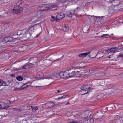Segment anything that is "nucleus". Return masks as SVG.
I'll return each mask as SVG.
<instances>
[{
  "mask_svg": "<svg viewBox=\"0 0 123 123\" xmlns=\"http://www.w3.org/2000/svg\"><path fill=\"white\" fill-rule=\"evenodd\" d=\"M90 87L86 85H85L81 86L80 88L81 90L79 92V93L81 95L86 94L89 91Z\"/></svg>",
  "mask_w": 123,
  "mask_h": 123,
  "instance_id": "f257e3e1",
  "label": "nucleus"
},
{
  "mask_svg": "<svg viewBox=\"0 0 123 123\" xmlns=\"http://www.w3.org/2000/svg\"><path fill=\"white\" fill-rule=\"evenodd\" d=\"M23 37L26 38V40H28L30 39L31 37V33L29 32V31L26 29H24L22 30V32Z\"/></svg>",
  "mask_w": 123,
  "mask_h": 123,
  "instance_id": "f03ea898",
  "label": "nucleus"
},
{
  "mask_svg": "<svg viewBox=\"0 0 123 123\" xmlns=\"http://www.w3.org/2000/svg\"><path fill=\"white\" fill-rule=\"evenodd\" d=\"M78 9H79V10H80L79 8L77 7L74 10H70L68 11L67 13V16L69 17H71L76 12H77L76 10Z\"/></svg>",
  "mask_w": 123,
  "mask_h": 123,
  "instance_id": "7ed1b4c3",
  "label": "nucleus"
},
{
  "mask_svg": "<svg viewBox=\"0 0 123 123\" xmlns=\"http://www.w3.org/2000/svg\"><path fill=\"white\" fill-rule=\"evenodd\" d=\"M69 70L65 71L64 72L62 71L59 74L60 77L62 78H66L68 77Z\"/></svg>",
  "mask_w": 123,
  "mask_h": 123,
  "instance_id": "20e7f679",
  "label": "nucleus"
},
{
  "mask_svg": "<svg viewBox=\"0 0 123 123\" xmlns=\"http://www.w3.org/2000/svg\"><path fill=\"white\" fill-rule=\"evenodd\" d=\"M23 8L19 6H17L16 5L14 6V8L13 9V12L17 14L20 11H22Z\"/></svg>",
  "mask_w": 123,
  "mask_h": 123,
  "instance_id": "39448f33",
  "label": "nucleus"
},
{
  "mask_svg": "<svg viewBox=\"0 0 123 123\" xmlns=\"http://www.w3.org/2000/svg\"><path fill=\"white\" fill-rule=\"evenodd\" d=\"M117 47H114L110 49L107 50L106 51L108 53V54L110 56V55H111V54L113 55V54L115 53V52L117 50Z\"/></svg>",
  "mask_w": 123,
  "mask_h": 123,
  "instance_id": "423d86ee",
  "label": "nucleus"
},
{
  "mask_svg": "<svg viewBox=\"0 0 123 123\" xmlns=\"http://www.w3.org/2000/svg\"><path fill=\"white\" fill-rule=\"evenodd\" d=\"M65 17V14L63 13H61L58 14L56 16V21L58 22L60 20H61Z\"/></svg>",
  "mask_w": 123,
  "mask_h": 123,
  "instance_id": "0eeeda50",
  "label": "nucleus"
},
{
  "mask_svg": "<svg viewBox=\"0 0 123 123\" xmlns=\"http://www.w3.org/2000/svg\"><path fill=\"white\" fill-rule=\"evenodd\" d=\"M13 38L12 37L8 36L4 38L2 40L3 42H11L13 40Z\"/></svg>",
  "mask_w": 123,
  "mask_h": 123,
  "instance_id": "6e6552de",
  "label": "nucleus"
},
{
  "mask_svg": "<svg viewBox=\"0 0 123 123\" xmlns=\"http://www.w3.org/2000/svg\"><path fill=\"white\" fill-rule=\"evenodd\" d=\"M45 105L46 106L47 108H49L55 106V103L53 102H49L46 103Z\"/></svg>",
  "mask_w": 123,
  "mask_h": 123,
  "instance_id": "1a4fd4ad",
  "label": "nucleus"
},
{
  "mask_svg": "<svg viewBox=\"0 0 123 123\" xmlns=\"http://www.w3.org/2000/svg\"><path fill=\"white\" fill-rule=\"evenodd\" d=\"M34 26H33L31 27H30L27 30L29 31V32L31 33V35L34 32Z\"/></svg>",
  "mask_w": 123,
  "mask_h": 123,
  "instance_id": "9d476101",
  "label": "nucleus"
},
{
  "mask_svg": "<svg viewBox=\"0 0 123 123\" xmlns=\"http://www.w3.org/2000/svg\"><path fill=\"white\" fill-rule=\"evenodd\" d=\"M90 52L91 51H89L88 52L82 53L79 55H78L80 57H84L86 56L88 54H89Z\"/></svg>",
  "mask_w": 123,
  "mask_h": 123,
  "instance_id": "9b49d317",
  "label": "nucleus"
},
{
  "mask_svg": "<svg viewBox=\"0 0 123 123\" xmlns=\"http://www.w3.org/2000/svg\"><path fill=\"white\" fill-rule=\"evenodd\" d=\"M55 76V73H52L49 74V76L48 77H45V78L46 79H52L51 77H56Z\"/></svg>",
  "mask_w": 123,
  "mask_h": 123,
  "instance_id": "f8f14e48",
  "label": "nucleus"
},
{
  "mask_svg": "<svg viewBox=\"0 0 123 123\" xmlns=\"http://www.w3.org/2000/svg\"><path fill=\"white\" fill-rule=\"evenodd\" d=\"M62 30L64 32H67L68 30V28L67 25H65L63 27Z\"/></svg>",
  "mask_w": 123,
  "mask_h": 123,
  "instance_id": "ddd939ff",
  "label": "nucleus"
},
{
  "mask_svg": "<svg viewBox=\"0 0 123 123\" xmlns=\"http://www.w3.org/2000/svg\"><path fill=\"white\" fill-rule=\"evenodd\" d=\"M31 85V83L30 82L25 84L23 85L22 86L23 87V88H26L28 87V86H30Z\"/></svg>",
  "mask_w": 123,
  "mask_h": 123,
  "instance_id": "4468645a",
  "label": "nucleus"
},
{
  "mask_svg": "<svg viewBox=\"0 0 123 123\" xmlns=\"http://www.w3.org/2000/svg\"><path fill=\"white\" fill-rule=\"evenodd\" d=\"M68 77H72L75 74V73L74 71H72L71 72H68Z\"/></svg>",
  "mask_w": 123,
  "mask_h": 123,
  "instance_id": "2eb2a0df",
  "label": "nucleus"
},
{
  "mask_svg": "<svg viewBox=\"0 0 123 123\" xmlns=\"http://www.w3.org/2000/svg\"><path fill=\"white\" fill-rule=\"evenodd\" d=\"M43 7L44 8V9H41L42 10H48L50 8V7L49 5H46L43 6Z\"/></svg>",
  "mask_w": 123,
  "mask_h": 123,
  "instance_id": "dca6fc26",
  "label": "nucleus"
},
{
  "mask_svg": "<svg viewBox=\"0 0 123 123\" xmlns=\"http://www.w3.org/2000/svg\"><path fill=\"white\" fill-rule=\"evenodd\" d=\"M31 108L32 109V111L33 112L35 111L38 109V107L37 106L33 107L31 105Z\"/></svg>",
  "mask_w": 123,
  "mask_h": 123,
  "instance_id": "f3484780",
  "label": "nucleus"
},
{
  "mask_svg": "<svg viewBox=\"0 0 123 123\" xmlns=\"http://www.w3.org/2000/svg\"><path fill=\"white\" fill-rule=\"evenodd\" d=\"M6 86V83L0 79V86Z\"/></svg>",
  "mask_w": 123,
  "mask_h": 123,
  "instance_id": "a211bd4d",
  "label": "nucleus"
},
{
  "mask_svg": "<svg viewBox=\"0 0 123 123\" xmlns=\"http://www.w3.org/2000/svg\"><path fill=\"white\" fill-rule=\"evenodd\" d=\"M67 96L68 95H64L61 97L58 98H56V99L57 100H58L59 99H63L64 98H66Z\"/></svg>",
  "mask_w": 123,
  "mask_h": 123,
  "instance_id": "6ab92c4d",
  "label": "nucleus"
},
{
  "mask_svg": "<svg viewBox=\"0 0 123 123\" xmlns=\"http://www.w3.org/2000/svg\"><path fill=\"white\" fill-rule=\"evenodd\" d=\"M16 78L17 80L19 81H21L23 80V78L22 77L18 76L16 77Z\"/></svg>",
  "mask_w": 123,
  "mask_h": 123,
  "instance_id": "aec40b11",
  "label": "nucleus"
},
{
  "mask_svg": "<svg viewBox=\"0 0 123 123\" xmlns=\"http://www.w3.org/2000/svg\"><path fill=\"white\" fill-rule=\"evenodd\" d=\"M23 2L24 1L23 0L17 2L16 3V5H16L17 6H19V5L22 4Z\"/></svg>",
  "mask_w": 123,
  "mask_h": 123,
  "instance_id": "412c9836",
  "label": "nucleus"
},
{
  "mask_svg": "<svg viewBox=\"0 0 123 123\" xmlns=\"http://www.w3.org/2000/svg\"><path fill=\"white\" fill-rule=\"evenodd\" d=\"M110 35L108 34H103L100 37L101 38H103V37H107L108 36H109Z\"/></svg>",
  "mask_w": 123,
  "mask_h": 123,
  "instance_id": "4be33fe9",
  "label": "nucleus"
},
{
  "mask_svg": "<svg viewBox=\"0 0 123 123\" xmlns=\"http://www.w3.org/2000/svg\"><path fill=\"white\" fill-rule=\"evenodd\" d=\"M22 90V88L21 87L20 88H15L13 89L14 91H20Z\"/></svg>",
  "mask_w": 123,
  "mask_h": 123,
  "instance_id": "5701e85b",
  "label": "nucleus"
},
{
  "mask_svg": "<svg viewBox=\"0 0 123 123\" xmlns=\"http://www.w3.org/2000/svg\"><path fill=\"white\" fill-rule=\"evenodd\" d=\"M56 18L54 16H51V21H56Z\"/></svg>",
  "mask_w": 123,
  "mask_h": 123,
  "instance_id": "b1692460",
  "label": "nucleus"
},
{
  "mask_svg": "<svg viewBox=\"0 0 123 123\" xmlns=\"http://www.w3.org/2000/svg\"><path fill=\"white\" fill-rule=\"evenodd\" d=\"M22 30H19L17 32V35H19L21 34H22Z\"/></svg>",
  "mask_w": 123,
  "mask_h": 123,
  "instance_id": "393cba45",
  "label": "nucleus"
},
{
  "mask_svg": "<svg viewBox=\"0 0 123 123\" xmlns=\"http://www.w3.org/2000/svg\"><path fill=\"white\" fill-rule=\"evenodd\" d=\"M120 121V119H117L114 122L115 123H121Z\"/></svg>",
  "mask_w": 123,
  "mask_h": 123,
  "instance_id": "a878e982",
  "label": "nucleus"
},
{
  "mask_svg": "<svg viewBox=\"0 0 123 123\" xmlns=\"http://www.w3.org/2000/svg\"><path fill=\"white\" fill-rule=\"evenodd\" d=\"M31 64V63H27V64H26V68H28L30 67V65Z\"/></svg>",
  "mask_w": 123,
  "mask_h": 123,
  "instance_id": "bb28decb",
  "label": "nucleus"
},
{
  "mask_svg": "<svg viewBox=\"0 0 123 123\" xmlns=\"http://www.w3.org/2000/svg\"><path fill=\"white\" fill-rule=\"evenodd\" d=\"M62 91L61 90H58L56 91L55 92V93L56 94L58 93H61Z\"/></svg>",
  "mask_w": 123,
  "mask_h": 123,
  "instance_id": "cd10ccee",
  "label": "nucleus"
},
{
  "mask_svg": "<svg viewBox=\"0 0 123 123\" xmlns=\"http://www.w3.org/2000/svg\"><path fill=\"white\" fill-rule=\"evenodd\" d=\"M26 66H26V65L23 66L22 68H21L22 70L25 69L27 68H26Z\"/></svg>",
  "mask_w": 123,
  "mask_h": 123,
  "instance_id": "c85d7f7f",
  "label": "nucleus"
},
{
  "mask_svg": "<svg viewBox=\"0 0 123 123\" xmlns=\"http://www.w3.org/2000/svg\"><path fill=\"white\" fill-rule=\"evenodd\" d=\"M25 107H27L26 109L27 110H28L30 109V106L29 105L28 106L27 105H25Z\"/></svg>",
  "mask_w": 123,
  "mask_h": 123,
  "instance_id": "c756f323",
  "label": "nucleus"
},
{
  "mask_svg": "<svg viewBox=\"0 0 123 123\" xmlns=\"http://www.w3.org/2000/svg\"><path fill=\"white\" fill-rule=\"evenodd\" d=\"M9 106L8 105H7L6 106H5L3 107H2V109H6L7 108H9Z\"/></svg>",
  "mask_w": 123,
  "mask_h": 123,
  "instance_id": "7c9ffc66",
  "label": "nucleus"
},
{
  "mask_svg": "<svg viewBox=\"0 0 123 123\" xmlns=\"http://www.w3.org/2000/svg\"><path fill=\"white\" fill-rule=\"evenodd\" d=\"M91 19V21L93 22V23L95 22L96 20V18H95V19L92 18Z\"/></svg>",
  "mask_w": 123,
  "mask_h": 123,
  "instance_id": "2f4dec72",
  "label": "nucleus"
},
{
  "mask_svg": "<svg viewBox=\"0 0 123 123\" xmlns=\"http://www.w3.org/2000/svg\"><path fill=\"white\" fill-rule=\"evenodd\" d=\"M68 0H60V1L62 3H64L68 1Z\"/></svg>",
  "mask_w": 123,
  "mask_h": 123,
  "instance_id": "473e14b6",
  "label": "nucleus"
},
{
  "mask_svg": "<svg viewBox=\"0 0 123 123\" xmlns=\"http://www.w3.org/2000/svg\"><path fill=\"white\" fill-rule=\"evenodd\" d=\"M119 119L120 120V122L121 123H123V118H121Z\"/></svg>",
  "mask_w": 123,
  "mask_h": 123,
  "instance_id": "72a5a7b5",
  "label": "nucleus"
},
{
  "mask_svg": "<svg viewBox=\"0 0 123 123\" xmlns=\"http://www.w3.org/2000/svg\"><path fill=\"white\" fill-rule=\"evenodd\" d=\"M67 123H78L74 121L72 122H68Z\"/></svg>",
  "mask_w": 123,
  "mask_h": 123,
  "instance_id": "f704fd0d",
  "label": "nucleus"
},
{
  "mask_svg": "<svg viewBox=\"0 0 123 123\" xmlns=\"http://www.w3.org/2000/svg\"><path fill=\"white\" fill-rule=\"evenodd\" d=\"M16 70H22L21 68H16L15 69Z\"/></svg>",
  "mask_w": 123,
  "mask_h": 123,
  "instance_id": "c9c22d12",
  "label": "nucleus"
},
{
  "mask_svg": "<svg viewBox=\"0 0 123 123\" xmlns=\"http://www.w3.org/2000/svg\"><path fill=\"white\" fill-rule=\"evenodd\" d=\"M92 120L93 121V120L92 119H90L89 120V122H87V123H92V122H91V121Z\"/></svg>",
  "mask_w": 123,
  "mask_h": 123,
  "instance_id": "e433bc0d",
  "label": "nucleus"
},
{
  "mask_svg": "<svg viewBox=\"0 0 123 123\" xmlns=\"http://www.w3.org/2000/svg\"><path fill=\"white\" fill-rule=\"evenodd\" d=\"M2 106L0 104V109H2Z\"/></svg>",
  "mask_w": 123,
  "mask_h": 123,
  "instance_id": "4c0bfd02",
  "label": "nucleus"
},
{
  "mask_svg": "<svg viewBox=\"0 0 123 123\" xmlns=\"http://www.w3.org/2000/svg\"><path fill=\"white\" fill-rule=\"evenodd\" d=\"M70 104V103H69V102H68L66 104V105H69V104Z\"/></svg>",
  "mask_w": 123,
  "mask_h": 123,
  "instance_id": "58836bf2",
  "label": "nucleus"
},
{
  "mask_svg": "<svg viewBox=\"0 0 123 123\" xmlns=\"http://www.w3.org/2000/svg\"><path fill=\"white\" fill-rule=\"evenodd\" d=\"M22 48H26L27 47L26 46H23Z\"/></svg>",
  "mask_w": 123,
  "mask_h": 123,
  "instance_id": "ea45409f",
  "label": "nucleus"
},
{
  "mask_svg": "<svg viewBox=\"0 0 123 123\" xmlns=\"http://www.w3.org/2000/svg\"><path fill=\"white\" fill-rule=\"evenodd\" d=\"M63 93H61V94H59V95H62L63 94Z\"/></svg>",
  "mask_w": 123,
  "mask_h": 123,
  "instance_id": "a19ab883",
  "label": "nucleus"
},
{
  "mask_svg": "<svg viewBox=\"0 0 123 123\" xmlns=\"http://www.w3.org/2000/svg\"><path fill=\"white\" fill-rule=\"evenodd\" d=\"M25 121L26 122V121L25 120H24L23 121V122H22V123H23V122H24Z\"/></svg>",
  "mask_w": 123,
  "mask_h": 123,
  "instance_id": "79ce46f5",
  "label": "nucleus"
},
{
  "mask_svg": "<svg viewBox=\"0 0 123 123\" xmlns=\"http://www.w3.org/2000/svg\"><path fill=\"white\" fill-rule=\"evenodd\" d=\"M92 2V1H91V2H87V3H91V2Z\"/></svg>",
  "mask_w": 123,
  "mask_h": 123,
  "instance_id": "37998d69",
  "label": "nucleus"
},
{
  "mask_svg": "<svg viewBox=\"0 0 123 123\" xmlns=\"http://www.w3.org/2000/svg\"><path fill=\"white\" fill-rule=\"evenodd\" d=\"M38 36H39V35H37L36 36V37H38Z\"/></svg>",
  "mask_w": 123,
  "mask_h": 123,
  "instance_id": "c03bdc74",
  "label": "nucleus"
},
{
  "mask_svg": "<svg viewBox=\"0 0 123 123\" xmlns=\"http://www.w3.org/2000/svg\"><path fill=\"white\" fill-rule=\"evenodd\" d=\"M14 62V64H15V63H16V62Z\"/></svg>",
  "mask_w": 123,
  "mask_h": 123,
  "instance_id": "a18cd8bd",
  "label": "nucleus"
},
{
  "mask_svg": "<svg viewBox=\"0 0 123 123\" xmlns=\"http://www.w3.org/2000/svg\"><path fill=\"white\" fill-rule=\"evenodd\" d=\"M86 119V120H87V121H88L89 120H88V119Z\"/></svg>",
  "mask_w": 123,
  "mask_h": 123,
  "instance_id": "49530a36",
  "label": "nucleus"
},
{
  "mask_svg": "<svg viewBox=\"0 0 123 123\" xmlns=\"http://www.w3.org/2000/svg\"><path fill=\"white\" fill-rule=\"evenodd\" d=\"M44 9V8L43 7V9Z\"/></svg>",
  "mask_w": 123,
  "mask_h": 123,
  "instance_id": "de8ad7c7",
  "label": "nucleus"
},
{
  "mask_svg": "<svg viewBox=\"0 0 123 123\" xmlns=\"http://www.w3.org/2000/svg\"><path fill=\"white\" fill-rule=\"evenodd\" d=\"M81 74H79V76H80V75H81Z\"/></svg>",
  "mask_w": 123,
  "mask_h": 123,
  "instance_id": "09e8293b",
  "label": "nucleus"
},
{
  "mask_svg": "<svg viewBox=\"0 0 123 123\" xmlns=\"http://www.w3.org/2000/svg\"><path fill=\"white\" fill-rule=\"evenodd\" d=\"M109 58H111L110 57V56H109Z\"/></svg>",
  "mask_w": 123,
  "mask_h": 123,
  "instance_id": "8fccbe9b",
  "label": "nucleus"
},
{
  "mask_svg": "<svg viewBox=\"0 0 123 123\" xmlns=\"http://www.w3.org/2000/svg\"><path fill=\"white\" fill-rule=\"evenodd\" d=\"M78 73H79V72H79V71H78Z\"/></svg>",
  "mask_w": 123,
  "mask_h": 123,
  "instance_id": "3c124183",
  "label": "nucleus"
},
{
  "mask_svg": "<svg viewBox=\"0 0 123 123\" xmlns=\"http://www.w3.org/2000/svg\"><path fill=\"white\" fill-rule=\"evenodd\" d=\"M84 92H85V91H84Z\"/></svg>",
  "mask_w": 123,
  "mask_h": 123,
  "instance_id": "603ef678",
  "label": "nucleus"
},
{
  "mask_svg": "<svg viewBox=\"0 0 123 123\" xmlns=\"http://www.w3.org/2000/svg\"><path fill=\"white\" fill-rule=\"evenodd\" d=\"M111 35H113V34H111Z\"/></svg>",
  "mask_w": 123,
  "mask_h": 123,
  "instance_id": "864d4df0",
  "label": "nucleus"
}]
</instances>
